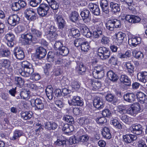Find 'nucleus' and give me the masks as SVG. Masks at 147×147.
Listing matches in <instances>:
<instances>
[{"instance_id":"1","label":"nucleus","mask_w":147,"mask_h":147,"mask_svg":"<svg viewBox=\"0 0 147 147\" xmlns=\"http://www.w3.org/2000/svg\"><path fill=\"white\" fill-rule=\"evenodd\" d=\"M22 66L24 68V71L20 74L26 77L29 76L34 71L32 65L27 61H24L22 63Z\"/></svg>"},{"instance_id":"2","label":"nucleus","mask_w":147,"mask_h":147,"mask_svg":"<svg viewBox=\"0 0 147 147\" xmlns=\"http://www.w3.org/2000/svg\"><path fill=\"white\" fill-rule=\"evenodd\" d=\"M98 55L102 60L108 59L110 55V52L108 49L105 47L99 48L97 51Z\"/></svg>"},{"instance_id":"3","label":"nucleus","mask_w":147,"mask_h":147,"mask_svg":"<svg viewBox=\"0 0 147 147\" xmlns=\"http://www.w3.org/2000/svg\"><path fill=\"white\" fill-rule=\"evenodd\" d=\"M93 75L95 78H101L104 75L103 66L98 65L95 67L93 71Z\"/></svg>"},{"instance_id":"4","label":"nucleus","mask_w":147,"mask_h":147,"mask_svg":"<svg viewBox=\"0 0 147 147\" xmlns=\"http://www.w3.org/2000/svg\"><path fill=\"white\" fill-rule=\"evenodd\" d=\"M49 8L48 5L45 3L42 4L37 9L38 13L39 15L44 16L47 14Z\"/></svg>"},{"instance_id":"5","label":"nucleus","mask_w":147,"mask_h":147,"mask_svg":"<svg viewBox=\"0 0 147 147\" xmlns=\"http://www.w3.org/2000/svg\"><path fill=\"white\" fill-rule=\"evenodd\" d=\"M44 101L40 98L36 99H32L30 100V103L32 106H35L37 110H42L44 107Z\"/></svg>"},{"instance_id":"6","label":"nucleus","mask_w":147,"mask_h":147,"mask_svg":"<svg viewBox=\"0 0 147 147\" xmlns=\"http://www.w3.org/2000/svg\"><path fill=\"white\" fill-rule=\"evenodd\" d=\"M80 15L84 23H87L90 22V13L88 10L85 9L82 11Z\"/></svg>"},{"instance_id":"7","label":"nucleus","mask_w":147,"mask_h":147,"mask_svg":"<svg viewBox=\"0 0 147 147\" xmlns=\"http://www.w3.org/2000/svg\"><path fill=\"white\" fill-rule=\"evenodd\" d=\"M20 21V18L16 14H14L9 16L7 20L9 24L12 26H15Z\"/></svg>"},{"instance_id":"8","label":"nucleus","mask_w":147,"mask_h":147,"mask_svg":"<svg viewBox=\"0 0 147 147\" xmlns=\"http://www.w3.org/2000/svg\"><path fill=\"white\" fill-rule=\"evenodd\" d=\"M125 18L122 19H125L128 22L132 23H135L139 22L141 20L140 18L138 16L134 15H127L124 16Z\"/></svg>"},{"instance_id":"9","label":"nucleus","mask_w":147,"mask_h":147,"mask_svg":"<svg viewBox=\"0 0 147 147\" xmlns=\"http://www.w3.org/2000/svg\"><path fill=\"white\" fill-rule=\"evenodd\" d=\"M125 36V34L121 32H118L115 35L114 42L117 45H121L123 42Z\"/></svg>"},{"instance_id":"10","label":"nucleus","mask_w":147,"mask_h":147,"mask_svg":"<svg viewBox=\"0 0 147 147\" xmlns=\"http://www.w3.org/2000/svg\"><path fill=\"white\" fill-rule=\"evenodd\" d=\"M104 103L102 99L99 97H96L94 100V106L96 108L101 109L104 107Z\"/></svg>"},{"instance_id":"11","label":"nucleus","mask_w":147,"mask_h":147,"mask_svg":"<svg viewBox=\"0 0 147 147\" xmlns=\"http://www.w3.org/2000/svg\"><path fill=\"white\" fill-rule=\"evenodd\" d=\"M13 53L16 58L18 59L22 60L24 57V53L23 51L19 48L18 47L15 48Z\"/></svg>"},{"instance_id":"12","label":"nucleus","mask_w":147,"mask_h":147,"mask_svg":"<svg viewBox=\"0 0 147 147\" xmlns=\"http://www.w3.org/2000/svg\"><path fill=\"white\" fill-rule=\"evenodd\" d=\"M46 54V50L42 47H39L36 50V55L39 59H41L44 57Z\"/></svg>"},{"instance_id":"13","label":"nucleus","mask_w":147,"mask_h":147,"mask_svg":"<svg viewBox=\"0 0 147 147\" xmlns=\"http://www.w3.org/2000/svg\"><path fill=\"white\" fill-rule=\"evenodd\" d=\"M56 31V28L54 26H52L50 28V30L47 34V37L50 40H53L57 36L55 32Z\"/></svg>"},{"instance_id":"14","label":"nucleus","mask_w":147,"mask_h":147,"mask_svg":"<svg viewBox=\"0 0 147 147\" xmlns=\"http://www.w3.org/2000/svg\"><path fill=\"white\" fill-rule=\"evenodd\" d=\"M136 97L140 103H142L147 102V96L142 92H137Z\"/></svg>"},{"instance_id":"15","label":"nucleus","mask_w":147,"mask_h":147,"mask_svg":"<svg viewBox=\"0 0 147 147\" xmlns=\"http://www.w3.org/2000/svg\"><path fill=\"white\" fill-rule=\"evenodd\" d=\"M141 39L139 37H135L129 38L128 40L129 44L132 46H135L140 44L141 42Z\"/></svg>"},{"instance_id":"16","label":"nucleus","mask_w":147,"mask_h":147,"mask_svg":"<svg viewBox=\"0 0 147 147\" xmlns=\"http://www.w3.org/2000/svg\"><path fill=\"white\" fill-rule=\"evenodd\" d=\"M22 38L24 39L26 44L30 43L33 40L35 41V39L30 33L26 34H22L21 35Z\"/></svg>"},{"instance_id":"17","label":"nucleus","mask_w":147,"mask_h":147,"mask_svg":"<svg viewBox=\"0 0 147 147\" xmlns=\"http://www.w3.org/2000/svg\"><path fill=\"white\" fill-rule=\"evenodd\" d=\"M137 78L139 81L145 83L147 81V72H140L137 74Z\"/></svg>"},{"instance_id":"18","label":"nucleus","mask_w":147,"mask_h":147,"mask_svg":"<svg viewBox=\"0 0 147 147\" xmlns=\"http://www.w3.org/2000/svg\"><path fill=\"white\" fill-rule=\"evenodd\" d=\"M90 84L92 89L94 90H98L101 86V82L97 80H91Z\"/></svg>"},{"instance_id":"19","label":"nucleus","mask_w":147,"mask_h":147,"mask_svg":"<svg viewBox=\"0 0 147 147\" xmlns=\"http://www.w3.org/2000/svg\"><path fill=\"white\" fill-rule=\"evenodd\" d=\"M71 104L74 105L82 106L83 105V102L80 99V97L75 96L72 99Z\"/></svg>"},{"instance_id":"20","label":"nucleus","mask_w":147,"mask_h":147,"mask_svg":"<svg viewBox=\"0 0 147 147\" xmlns=\"http://www.w3.org/2000/svg\"><path fill=\"white\" fill-rule=\"evenodd\" d=\"M46 95L48 98L50 100L53 99V97H54L53 93V89L51 86H48L45 90Z\"/></svg>"},{"instance_id":"21","label":"nucleus","mask_w":147,"mask_h":147,"mask_svg":"<svg viewBox=\"0 0 147 147\" xmlns=\"http://www.w3.org/2000/svg\"><path fill=\"white\" fill-rule=\"evenodd\" d=\"M107 76L108 78L113 82L116 81L119 78L117 74L112 71H109L107 72Z\"/></svg>"},{"instance_id":"22","label":"nucleus","mask_w":147,"mask_h":147,"mask_svg":"<svg viewBox=\"0 0 147 147\" xmlns=\"http://www.w3.org/2000/svg\"><path fill=\"white\" fill-rule=\"evenodd\" d=\"M80 30L83 34L87 37L89 38L91 36V32L87 26H83L81 27Z\"/></svg>"},{"instance_id":"23","label":"nucleus","mask_w":147,"mask_h":147,"mask_svg":"<svg viewBox=\"0 0 147 147\" xmlns=\"http://www.w3.org/2000/svg\"><path fill=\"white\" fill-rule=\"evenodd\" d=\"M23 132L19 130H16L14 132L12 136L10 138V139L14 140L18 139L23 135Z\"/></svg>"},{"instance_id":"24","label":"nucleus","mask_w":147,"mask_h":147,"mask_svg":"<svg viewBox=\"0 0 147 147\" xmlns=\"http://www.w3.org/2000/svg\"><path fill=\"white\" fill-rule=\"evenodd\" d=\"M102 134L104 138L107 139H110L111 137L110 130L107 127H104L102 131Z\"/></svg>"},{"instance_id":"25","label":"nucleus","mask_w":147,"mask_h":147,"mask_svg":"<svg viewBox=\"0 0 147 147\" xmlns=\"http://www.w3.org/2000/svg\"><path fill=\"white\" fill-rule=\"evenodd\" d=\"M132 130L133 132L137 135H139L142 133V127L141 125L140 124L134 125L132 126Z\"/></svg>"},{"instance_id":"26","label":"nucleus","mask_w":147,"mask_h":147,"mask_svg":"<svg viewBox=\"0 0 147 147\" xmlns=\"http://www.w3.org/2000/svg\"><path fill=\"white\" fill-rule=\"evenodd\" d=\"M136 136L132 135H127L123 137L124 141L129 143H131L132 141L136 140Z\"/></svg>"},{"instance_id":"27","label":"nucleus","mask_w":147,"mask_h":147,"mask_svg":"<svg viewBox=\"0 0 147 147\" xmlns=\"http://www.w3.org/2000/svg\"><path fill=\"white\" fill-rule=\"evenodd\" d=\"M135 96L132 93H127L123 96L124 100L129 102H132L134 100Z\"/></svg>"},{"instance_id":"28","label":"nucleus","mask_w":147,"mask_h":147,"mask_svg":"<svg viewBox=\"0 0 147 147\" xmlns=\"http://www.w3.org/2000/svg\"><path fill=\"white\" fill-rule=\"evenodd\" d=\"M57 20L58 23L59 29H63L64 26L65 21L61 16H58L57 17Z\"/></svg>"},{"instance_id":"29","label":"nucleus","mask_w":147,"mask_h":147,"mask_svg":"<svg viewBox=\"0 0 147 147\" xmlns=\"http://www.w3.org/2000/svg\"><path fill=\"white\" fill-rule=\"evenodd\" d=\"M110 7L112 11L114 13L119 11L120 10L119 6L117 3L111 2L110 4Z\"/></svg>"},{"instance_id":"30","label":"nucleus","mask_w":147,"mask_h":147,"mask_svg":"<svg viewBox=\"0 0 147 147\" xmlns=\"http://www.w3.org/2000/svg\"><path fill=\"white\" fill-rule=\"evenodd\" d=\"M33 113L32 112H22L21 113L22 118L25 120H27L30 118L32 117Z\"/></svg>"},{"instance_id":"31","label":"nucleus","mask_w":147,"mask_h":147,"mask_svg":"<svg viewBox=\"0 0 147 147\" xmlns=\"http://www.w3.org/2000/svg\"><path fill=\"white\" fill-rule=\"evenodd\" d=\"M62 130L67 133H70L74 130L73 126L67 124H65L62 128Z\"/></svg>"},{"instance_id":"32","label":"nucleus","mask_w":147,"mask_h":147,"mask_svg":"<svg viewBox=\"0 0 147 147\" xmlns=\"http://www.w3.org/2000/svg\"><path fill=\"white\" fill-rule=\"evenodd\" d=\"M79 15L78 13L75 11L72 12L70 16V19L71 21L75 22L78 20Z\"/></svg>"},{"instance_id":"33","label":"nucleus","mask_w":147,"mask_h":147,"mask_svg":"<svg viewBox=\"0 0 147 147\" xmlns=\"http://www.w3.org/2000/svg\"><path fill=\"white\" fill-rule=\"evenodd\" d=\"M121 82L124 83H127V85H129L130 84L129 79L126 75H121L120 78Z\"/></svg>"},{"instance_id":"34","label":"nucleus","mask_w":147,"mask_h":147,"mask_svg":"<svg viewBox=\"0 0 147 147\" xmlns=\"http://www.w3.org/2000/svg\"><path fill=\"white\" fill-rule=\"evenodd\" d=\"M132 54L137 59H141L144 57L143 53L140 51L134 50L132 51Z\"/></svg>"},{"instance_id":"35","label":"nucleus","mask_w":147,"mask_h":147,"mask_svg":"<svg viewBox=\"0 0 147 147\" xmlns=\"http://www.w3.org/2000/svg\"><path fill=\"white\" fill-rule=\"evenodd\" d=\"M30 94V91L24 90L21 92L20 96L22 98L28 100L29 98Z\"/></svg>"},{"instance_id":"36","label":"nucleus","mask_w":147,"mask_h":147,"mask_svg":"<svg viewBox=\"0 0 147 147\" xmlns=\"http://www.w3.org/2000/svg\"><path fill=\"white\" fill-rule=\"evenodd\" d=\"M32 34L33 35V36L36 39L37 38L40 37L42 35V33L40 31L34 28H32L31 30Z\"/></svg>"},{"instance_id":"37","label":"nucleus","mask_w":147,"mask_h":147,"mask_svg":"<svg viewBox=\"0 0 147 147\" xmlns=\"http://www.w3.org/2000/svg\"><path fill=\"white\" fill-rule=\"evenodd\" d=\"M81 49L84 52H87L90 48V46L88 42H84L82 44L81 46Z\"/></svg>"},{"instance_id":"38","label":"nucleus","mask_w":147,"mask_h":147,"mask_svg":"<svg viewBox=\"0 0 147 147\" xmlns=\"http://www.w3.org/2000/svg\"><path fill=\"white\" fill-rule=\"evenodd\" d=\"M113 22V20H109L106 24L107 28L110 30L113 31L115 28Z\"/></svg>"},{"instance_id":"39","label":"nucleus","mask_w":147,"mask_h":147,"mask_svg":"<svg viewBox=\"0 0 147 147\" xmlns=\"http://www.w3.org/2000/svg\"><path fill=\"white\" fill-rule=\"evenodd\" d=\"M63 119L66 122L70 123L73 124L74 123V119L73 117L69 115H65L63 117Z\"/></svg>"},{"instance_id":"40","label":"nucleus","mask_w":147,"mask_h":147,"mask_svg":"<svg viewBox=\"0 0 147 147\" xmlns=\"http://www.w3.org/2000/svg\"><path fill=\"white\" fill-rule=\"evenodd\" d=\"M131 106L132 108H133L134 112H135L136 114L140 111V105L138 103H134Z\"/></svg>"},{"instance_id":"41","label":"nucleus","mask_w":147,"mask_h":147,"mask_svg":"<svg viewBox=\"0 0 147 147\" xmlns=\"http://www.w3.org/2000/svg\"><path fill=\"white\" fill-rule=\"evenodd\" d=\"M86 71V68L82 64H80L78 67V71L80 74H83Z\"/></svg>"},{"instance_id":"42","label":"nucleus","mask_w":147,"mask_h":147,"mask_svg":"<svg viewBox=\"0 0 147 147\" xmlns=\"http://www.w3.org/2000/svg\"><path fill=\"white\" fill-rule=\"evenodd\" d=\"M60 53L63 56L67 55L69 53V51L67 48L63 46L59 50Z\"/></svg>"},{"instance_id":"43","label":"nucleus","mask_w":147,"mask_h":147,"mask_svg":"<svg viewBox=\"0 0 147 147\" xmlns=\"http://www.w3.org/2000/svg\"><path fill=\"white\" fill-rule=\"evenodd\" d=\"M112 123L116 127L119 129H121L122 128L121 125L119 122L116 119H114L112 121Z\"/></svg>"},{"instance_id":"44","label":"nucleus","mask_w":147,"mask_h":147,"mask_svg":"<svg viewBox=\"0 0 147 147\" xmlns=\"http://www.w3.org/2000/svg\"><path fill=\"white\" fill-rule=\"evenodd\" d=\"M89 139L88 136L87 135H83L79 137L78 139L79 142H87Z\"/></svg>"},{"instance_id":"45","label":"nucleus","mask_w":147,"mask_h":147,"mask_svg":"<svg viewBox=\"0 0 147 147\" xmlns=\"http://www.w3.org/2000/svg\"><path fill=\"white\" fill-rule=\"evenodd\" d=\"M15 80L16 82V84L19 86H23L24 84V80L21 78L16 77L15 78Z\"/></svg>"},{"instance_id":"46","label":"nucleus","mask_w":147,"mask_h":147,"mask_svg":"<svg viewBox=\"0 0 147 147\" xmlns=\"http://www.w3.org/2000/svg\"><path fill=\"white\" fill-rule=\"evenodd\" d=\"M79 142L78 140L77 139L75 136L70 137L69 140V144L71 145L73 144L77 143Z\"/></svg>"},{"instance_id":"47","label":"nucleus","mask_w":147,"mask_h":147,"mask_svg":"<svg viewBox=\"0 0 147 147\" xmlns=\"http://www.w3.org/2000/svg\"><path fill=\"white\" fill-rule=\"evenodd\" d=\"M102 115L105 117H109L111 115V113L108 109H105L102 113Z\"/></svg>"},{"instance_id":"48","label":"nucleus","mask_w":147,"mask_h":147,"mask_svg":"<svg viewBox=\"0 0 147 147\" xmlns=\"http://www.w3.org/2000/svg\"><path fill=\"white\" fill-rule=\"evenodd\" d=\"M126 67L129 72L131 73L133 72L134 67L130 63H127L126 64Z\"/></svg>"},{"instance_id":"49","label":"nucleus","mask_w":147,"mask_h":147,"mask_svg":"<svg viewBox=\"0 0 147 147\" xmlns=\"http://www.w3.org/2000/svg\"><path fill=\"white\" fill-rule=\"evenodd\" d=\"M11 8L14 11H17L20 9V6L19 5L18 2L13 3L12 4Z\"/></svg>"},{"instance_id":"50","label":"nucleus","mask_w":147,"mask_h":147,"mask_svg":"<svg viewBox=\"0 0 147 147\" xmlns=\"http://www.w3.org/2000/svg\"><path fill=\"white\" fill-rule=\"evenodd\" d=\"M66 144V141L64 140H62L59 139H57V140L55 142V145L61 146H63Z\"/></svg>"},{"instance_id":"51","label":"nucleus","mask_w":147,"mask_h":147,"mask_svg":"<svg viewBox=\"0 0 147 147\" xmlns=\"http://www.w3.org/2000/svg\"><path fill=\"white\" fill-rule=\"evenodd\" d=\"M30 4L33 7H36L40 3L41 0H30Z\"/></svg>"},{"instance_id":"52","label":"nucleus","mask_w":147,"mask_h":147,"mask_svg":"<svg viewBox=\"0 0 147 147\" xmlns=\"http://www.w3.org/2000/svg\"><path fill=\"white\" fill-rule=\"evenodd\" d=\"M54 54L53 52H49L47 55L48 60L49 61H53L54 59Z\"/></svg>"},{"instance_id":"53","label":"nucleus","mask_w":147,"mask_h":147,"mask_svg":"<svg viewBox=\"0 0 147 147\" xmlns=\"http://www.w3.org/2000/svg\"><path fill=\"white\" fill-rule=\"evenodd\" d=\"M71 34L73 36H78L80 35V32L77 29L72 28L71 30Z\"/></svg>"},{"instance_id":"54","label":"nucleus","mask_w":147,"mask_h":147,"mask_svg":"<svg viewBox=\"0 0 147 147\" xmlns=\"http://www.w3.org/2000/svg\"><path fill=\"white\" fill-rule=\"evenodd\" d=\"M97 122L99 124H102L107 122L106 119L104 117H99L96 119Z\"/></svg>"},{"instance_id":"55","label":"nucleus","mask_w":147,"mask_h":147,"mask_svg":"<svg viewBox=\"0 0 147 147\" xmlns=\"http://www.w3.org/2000/svg\"><path fill=\"white\" fill-rule=\"evenodd\" d=\"M14 38V35L11 33L7 34L5 36V38L7 41H13Z\"/></svg>"},{"instance_id":"56","label":"nucleus","mask_w":147,"mask_h":147,"mask_svg":"<svg viewBox=\"0 0 147 147\" xmlns=\"http://www.w3.org/2000/svg\"><path fill=\"white\" fill-rule=\"evenodd\" d=\"M80 85L77 82L73 81L71 82L72 88L75 90L78 89L80 87Z\"/></svg>"},{"instance_id":"57","label":"nucleus","mask_w":147,"mask_h":147,"mask_svg":"<svg viewBox=\"0 0 147 147\" xmlns=\"http://www.w3.org/2000/svg\"><path fill=\"white\" fill-rule=\"evenodd\" d=\"M117 111L121 113L122 114L126 112V110L123 106H119L117 107Z\"/></svg>"},{"instance_id":"58","label":"nucleus","mask_w":147,"mask_h":147,"mask_svg":"<svg viewBox=\"0 0 147 147\" xmlns=\"http://www.w3.org/2000/svg\"><path fill=\"white\" fill-rule=\"evenodd\" d=\"M1 54L3 57H7L10 54V52L8 49H4L0 51Z\"/></svg>"},{"instance_id":"59","label":"nucleus","mask_w":147,"mask_h":147,"mask_svg":"<svg viewBox=\"0 0 147 147\" xmlns=\"http://www.w3.org/2000/svg\"><path fill=\"white\" fill-rule=\"evenodd\" d=\"M34 11L30 9H26L24 12L25 17L27 18H29V16H30L31 14Z\"/></svg>"},{"instance_id":"60","label":"nucleus","mask_w":147,"mask_h":147,"mask_svg":"<svg viewBox=\"0 0 147 147\" xmlns=\"http://www.w3.org/2000/svg\"><path fill=\"white\" fill-rule=\"evenodd\" d=\"M63 46V44L61 42L58 41L56 42L55 43L54 47L56 50L58 49L59 50Z\"/></svg>"},{"instance_id":"61","label":"nucleus","mask_w":147,"mask_h":147,"mask_svg":"<svg viewBox=\"0 0 147 147\" xmlns=\"http://www.w3.org/2000/svg\"><path fill=\"white\" fill-rule=\"evenodd\" d=\"M10 65V62L8 60H4L2 63V66L6 68H9Z\"/></svg>"},{"instance_id":"62","label":"nucleus","mask_w":147,"mask_h":147,"mask_svg":"<svg viewBox=\"0 0 147 147\" xmlns=\"http://www.w3.org/2000/svg\"><path fill=\"white\" fill-rule=\"evenodd\" d=\"M117 59L114 57H112L109 60V62L111 65H115L117 64Z\"/></svg>"},{"instance_id":"63","label":"nucleus","mask_w":147,"mask_h":147,"mask_svg":"<svg viewBox=\"0 0 147 147\" xmlns=\"http://www.w3.org/2000/svg\"><path fill=\"white\" fill-rule=\"evenodd\" d=\"M50 5L51 8L54 10H56L59 7L58 4L55 0Z\"/></svg>"},{"instance_id":"64","label":"nucleus","mask_w":147,"mask_h":147,"mask_svg":"<svg viewBox=\"0 0 147 147\" xmlns=\"http://www.w3.org/2000/svg\"><path fill=\"white\" fill-rule=\"evenodd\" d=\"M83 40L81 38H78L74 41V44L76 47H78L82 44Z\"/></svg>"}]
</instances>
